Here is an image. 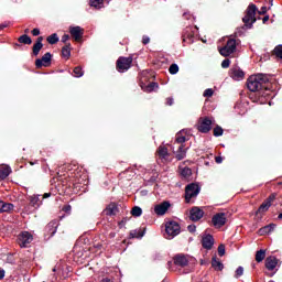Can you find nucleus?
I'll use <instances>...</instances> for the list:
<instances>
[{"label":"nucleus","mask_w":282,"mask_h":282,"mask_svg":"<svg viewBox=\"0 0 282 282\" xmlns=\"http://www.w3.org/2000/svg\"><path fill=\"white\" fill-rule=\"evenodd\" d=\"M187 141V130L182 129L177 132L174 139V143L172 144L173 154H175V159L177 161H183L186 159L188 148L185 147Z\"/></svg>","instance_id":"nucleus-1"},{"label":"nucleus","mask_w":282,"mask_h":282,"mask_svg":"<svg viewBox=\"0 0 282 282\" xmlns=\"http://www.w3.org/2000/svg\"><path fill=\"white\" fill-rule=\"evenodd\" d=\"M269 75L265 73H257V75H250L248 77L247 87L250 91H261L268 89Z\"/></svg>","instance_id":"nucleus-2"},{"label":"nucleus","mask_w":282,"mask_h":282,"mask_svg":"<svg viewBox=\"0 0 282 282\" xmlns=\"http://www.w3.org/2000/svg\"><path fill=\"white\" fill-rule=\"evenodd\" d=\"M256 12V3H250V6H248L247 8V14L245 15V18H242V22H245L246 26L251 28L254 24V22H257Z\"/></svg>","instance_id":"nucleus-3"},{"label":"nucleus","mask_w":282,"mask_h":282,"mask_svg":"<svg viewBox=\"0 0 282 282\" xmlns=\"http://www.w3.org/2000/svg\"><path fill=\"white\" fill-rule=\"evenodd\" d=\"M181 226L177 221H166L165 224V237L166 239H173L176 235H180Z\"/></svg>","instance_id":"nucleus-4"},{"label":"nucleus","mask_w":282,"mask_h":282,"mask_svg":"<svg viewBox=\"0 0 282 282\" xmlns=\"http://www.w3.org/2000/svg\"><path fill=\"white\" fill-rule=\"evenodd\" d=\"M199 192H200V187L198 183H189L185 187V200L187 202V204H189L193 197H197V195H199Z\"/></svg>","instance_id":"nucleus-5"},{"label":"nucleus","mask_w":282,"mask_h":282,"mask_svg":"<svg viewBox=\"0 0 282 282\" xmlns=\"http://www.w3.org/2000/svg\"><path fill=\"white\" fill-rule=\"evenodd\" d=\"M237 48V42L234 39H230L227 41V43L225 44V46H223L221 48H219V53L220 55H224L225 57H228L229 55H231L232 53H235Z\"/></svg>","instance_id":"nucleus-6"},{"label":"nucleus","mask_w":282,"mask_h":282,"mask_svg":"<svg viewBox=\"0 0 282 282\" xmlns=\"http://www.w3.org/2000/svg\"><path fill=\"white\" fill-rule=\"evenodd\" d=\"M34 237L28 230H23L18 235V243L21 248H28V246L33 241Z\"/></svg>","instance_id":"nucleus-7"},{"label":"nucleus","mask_w":282,"mask_h":282,"mask_svg":"<svg viewBox=\"0 0 282 282\" xmlns=\"http://www.w3.org/2000/svg\"><path fill=\"white\" fill-rule=\"evenodd\" d=\"M132 62L133 57H119L117 59V69L120 70V73H124V70L131 68Z\"/></svg>","instance_id":"nucleus-8"},{"label":"nucleus","mask_w":282,"mask_h":282,"mask_svg":"<svg viewBox=\"0 0 282 282\" xmlns=\"http://www.w3.org/2000/svg\"><path fill=\"white\" fill-rule=\"evenodd\" d=\"M212 224H214L215 228H223L227 224V215L226 213H216L212 217Z\"/></svg>","instance_id":"nucleus-9"},{"label":"nucleus","mask_w":282,"mask_h":282,"mask_svg":"<svg viewBox=\"0 0 282 282\" xmlns=\"http://www.w3.org/2000/svg\"><path fill=\"white\" fill-rule=\"evenodd\" d=\"M213 124V120L208 117L205 118H199L198 122V130L202 131L203 133H207L210 131Z\"/></svg>","instance_id":"nucleus-10"},{"label":"nucleus","mask_w":282,"mask_h":282,"mask_svg":"<svg viewBox=\"0 0 282 282\" xmlns=\"http://www.w3.org/2000/svg\"><path fill=\"white\" fill-rule=\"evenodd\" d=\"M204 215H205V213H204L203 208H199L198 206H194L189 210V219L192 221H199V219H202L204 217Z\"/></svg>","instance_id":"nucleus-11"},{"label":"nucleus","mask_w":282,"mask_h":282,"mask_svg":"<svg viewBox=\"0 0 282 282\" xmlns=\"http://www.w3.org/2000/svg\"><path fill=\"white\" fill-rule=\"evenodd\" d=\"M169 208H171V202H162V204L154 206V213L158 216H163L166 215Z\"/></svg>","instance_id":"nucleus-12"},{"label":"nucleus","mask_w":282,"mask_h":282,"mask_svg":"<svg viewBox=\"0 0 282 282\" xmlns=\"http://www.w3.org/2000/svg\"><path fill=\"white\" fill-rule=\"evenodd\" d=\"M230 76L234 78V80H243L245 70H242V68L239 66H232V68H230Z\"/></svg>","instance_id":"nucleus-13"},{"label":"nucleus","mask_w":282,"mask_h":282,"mask_svg":"<svg viewBox=\"0 0 282 282\" xmlns=\"http://www.w3.org/2000/svg\"><path fill=\"white\" fill-rule=\"evenodd\" d=\"M69 33L76 42H79V40H82L85 31H84V29H82V26H69Z\"/></svg>","instance_id":"nucleus-14"},{"label":"nucleus","mask_w":282,"mask_h":282,"mask_svg":"<svg viewBox=\"0 0 282 282\" xmlns=\"http://www.w3.org/2000/svg\"><path fill=\"white\" fill-rule=\"evenodd\" d=\"M52 62V53H44L41 58H37L35 64L37 68H41L42 66H48Z\"/></svg>","instance_id":"nucleus-15"},{"label":"nucleus","mask_w":282,"mask_h":282,"mask_svg":"<svg viewBox=\"0 0 282 282\" xmlns=\"http://www.w3.org/2000/svg\"><path fill=\"white\" fill-rule=\"evenodd\" d=\"M273 199L274 196H269V198L265 199V202H263V204L258 208L257 215H263L267 213L269 208H271Z\"/></svg>","instance_id":"nucleus-16"},{"label":"nucleus","mask_w":282,"mask_h":282,"mask_svg":"<svg viewBox=\"0 0 282 282\" xmlns=\"http://www.w3.org/2000/svg\"><path fill=\"white\" fill-rule=\"evenodd\" d=\"M202 243L204 248L210 249L213 248L214 243H215V239L213 237V235H204L203 239H202Z\"/></svg>","instance_id":"nucleus-17"},{"label":"nucleus","mask_w":282,"mask_h":282,"mask_svg":"<svg viewBox=\"0 0 282 282\" xmlns=\"http://www.w3.org/2000/svg\"><path fill=\"white\" fill-rule=\"evenodd\" d=\"M265 267L269 271H274L278 267V259L270 256V258H267L265 260Z\"/></svg>","instance_id":"nucleus-18"},{"label":"nucleus","mask_w":282,"mask_h":282,"mask_svg":"<svg viewBox=\"0 0 282 282\" xmlns=\"http://www.w3.org/2000/svg\"><path fill=\"white\" fill-rule=\"evenodd\" d=\"M174 263L177 267H187L188 260H187L186 256H175Z\"/></svg>","instance_id":"nucleus-19"},{"label":"nucleus","mask_w":282,"mask_h":282,"mask_svg":"<svg viewBox=\"0 0 282 282\" xmlns=\"http://www.w3.org/2000/svg\"><path fill=\"white\" fill-rule=\"evenodd\" d=\"M12 170L10 165H0V178H7L11 174Z\"/></svg>","instance_id":"nucleus-20"},{"label":"nucleus","mask_w":282,"mask_h":282,"mask_svg":"<svg viewBox=\"0 0 282 282\" xmlns=\"http://www.w3.org/2000/svg\"><path fill=\"white\" fill-rule=\"evenodd\" d=\"M14 210V204H7L6 202H0V213H12Z\"/></svg>","instance_id":"nucleus-21"},{"label":"nucleus","mask_w":282,"mask_h":282,"mask_svg":"<svg viewBox=\"0 0 282 282\" xmlns=\"http://www.w3.org/2000/svg\"><path fill=\"white\" fill-rule=\"evenodd\" d=\"M57 228H58V221L56 220L50 221V224H47L46 226V230L47 232H50L51 236L55 235Z\"/></svg>","instance_id":"nucleus-22"},{"label":"nucleus","mask_w":282,"mask_h":282,"mask_svg":"<svg viewBox=\"0 0 282 282\" xmlns=\"http://www.w3.org/2000/svg\"><path fill=\"white\" fill-rule=\"evenodd\" d=\"M43 48V37H37L33 46V55H39L40 51Z\"/></svg>","instance_id":"nucleus-23"},{"label":"nucleus","mask_w":282,"mask_h":282,"mask_svg":"<svg viewBox=\"0 0 282 282\" xmlns=\"http://www.w3.org/2000/svg\"><path fill=\"white\" fill-rule=\"evenodd\" d=\"M158 154L160 159H169V149L165 145H160L158 149Z\"/></svg>","instance_id":"nucleus-24"},{"label":"nucleus","mask_w":282,"mask_h":282,"mask_svg":"<svg viewBox=\"0 0 282 282\" xmlns=\"http://www.w3.org/2000/svg\"><path fill=\"white\" fill-rule=\"evenodd\" d=\"M62 55H63V57H66V59H68L70 57V55H72V44L70 43L63 46Z\"/></svg>","instance_id":"nucleus-25"},{"label":"nucleus","mask_w":282,"mask_h":282,"mask_svg":"<svg viewBox=\"0 0 282 282\" xmlns=\"http://www.w3.org/2000/svg\"><path fill=\"white\" fill-rule=\"evenodd\" d=\"M118 213V206H116V204H109V206H107V208L105 209V214L106 215H117Z\"/></svg>","instance_id":"nucleus-26"},{"label":"nucleus","mask_w":282,"mask_h":282,"mask_svg":"<svg viewBox=\"0 0 282 282\" xmlns=\"http://www.w3.org/2000/svg\"><path fill=\"white\" fill-rule=\"evenodd\" d=\"M274 228H275V224H269V226H264L263 228H260L259 234L265 235L267 232H272Z\"/></svg>","instance_id":"nucleus-27"},{"label":"nucleus","mask_w":282,"mask_h":282,"mask_svg":"<svg viewBox=\"0 0 282 282\" xmlns=\"http://www.w3.org/2000/svg\"><path fill=\"white\" fill-rule=\"evenodd\" d=\"M212 267H213L216 271H223V269H224L223 262H220V261L217 260L216 258H214V259L212 260Z\"/></svg>","instance_id":"nucleus-28"},{"label":"nucleus","mask_w":282,"mask_h":282,"mask_svg":"<svg viewBox=\"0 0 282 282\" xmlns=\"http://www.w3.org/2000/svg\"><path fill=\"white\" fill-rule=\"evenodd\" d=\"M264 258H265V250L264 249L257 250L256 262H262Z\"/></svg>","instance_id":"nucleus-29"},{"label":"nucleus","mask_w":282,"mask_h":282,"mask_svg":"<svg viewBox=\"0 0 282 282\" xmlns=\"http://www.w3.org/2000/svg\"><path fill=\"white\" fill-rule=\"evenodd\" d=\"M19 42L21 44H32V40H31L30 35H28L26 33L19 37Z\"/></svg>","instance_id":"nucleus-30"},{"label":"nucleus","mask_w":282,"mask_h":282,"mask_svg":"<svg viewBox=\"0 0 282 282\" xmlns=\"http://www.w3.org/2000/svg\"><path fill=\"white\" fill-rule=\"evenodd\" d=\"M47 42L48 44H57V42H59V37L57 33H53L52 35H48Z\"/></svg>","instance_id":"nucleus-31"},{"label":"nucleus","mask_w":282,"mask_h":282,"mask_svg":"<svg viewBox=\"0 0 282 282\" xmlns=\"http://www.w3.org/2000/svg\"><path fill=\"white\" fill-rule=\"evenodd\" d=\"M31 205L34 206V208H39L41 206L40 196H31Z\"/></svg>","instance_id":"nucleus-32"},{"label":"nucleus","mask_w":282,"mask_h":282,"mask_svg":"<svg viewBox=\"0 0 282 282\" xmlns=\"http://www.w3.org/2000/svg\"><path fill=\"white\" fill-rule=\"evenodd\" d=\"M74 76H75V78H82V76H84V70H83L82 66H75Z\"/></svg>","instance_id":"nucleus-33"},{"label":"nucleus","mask_w":282,"mask_h":282,"mask_svg":"<svg viewBox=\"0 0 282 282\" xmlns=\"http://www.w3.org/2000/svg\"><path fill=\"white\" fill-rule=\"evenodd\" d=\"M130 237H132V238H134V237H138V238L144 237V230H142V229L131 230L130 231Z\"/></svg>","instance_id":"nucleus-34"},{"label":"nucleus","mask_w":282,"mask_h":282,"mask_svg":"<svg viewBox=\"0 0 282 282\" xmlns=\"http://www.w3.org/2000/svg\"><path fill=\"white\" fill-rule=\"evenodd\" d=\"M131 215L133 217H141L142 208H140V206H134V208H132V210H131Z\"/></svg>","instance_id":"nucleus-35"},{"label":"nucleus","mask_w":282,"mask_h":282,"mask_svg":"<svg viewBox=\"0 0 282 282\" xmlns=\"http://www.w3.org/2000/svg\"><path fill=\"white\" fill-rule=\"evenodd\" d=\"M154 89H159L158 83H150V85L145 87L144 91H154Z\"/></svg>","instance_id":"nucleus-36"},{"label":"nucleus","mask_w":282,"mask_h":282,"mask_svg":"<svg viewBox=\"0 0 282 282\" xmlns=\"http://www.w3.org/2000/svg\"><path fill=\"white\" fill-rule=\"evenodd\" d=\"M90 6H94L95 8H102L104 0H90Z\"/></svg>","instance_id":"nucleus-37"},{"label":"nucleus","mask_w":282,"mask_h":282,"mask_svg":"<svg viewBox=\"0 0 282 282\" xmlns=\"http://www.w3.org/2000/svg\"><path fill=\"white\" fill-rule=\"evenodd\" d=\"M273 53H275L276 57H280L282 59V44H279L278 46H275V48L273 50Z\"/></svg>","instance_id":"nucleus-38"},{"label":"nucleus","mask_w":282,"mask_h":282,"mask_svg":"<svg viewBox=\"0 0 282 282\" xmlns=\"http://www.w3.org/2000/svg\"><path fill=\"white\" fill-rule=\"evenodd\" d=\"M223 133H224L223 127H220L219 124L214 127V135H223Z\"/></svg>","instance_id":"nucleus-39"},{"label":"nucleus","mask_w":282,"mask_h":282,"mask_svg":"<svg viewBox=\"0 0 282 282\" xmlns=\"http://www.w3.org/2000/svg\"><path fill=\"white\" fill-rule=\"evenodd\" d=\"M169 70L172 74L178 73V70H180L178 64H171Z\"/></svg>","instance_id":"nucleus-40"},{"label":"nucleus","mask_w":282,"mask_h":282,"mask_svg":"<svg viewBox=\"0 0 282 282\" xmlns=\"http://www.w3.org/2000/svg\"><path fill=\"white\" fill-rule=\"evenodd\" d=\"M243 273H245L243 267H238V269L236 270V273H235V278H241V275H243Z\"/></svg>","instance_id":"nucleus-41"},{"label":"nucleus","mask_w":282,"mask_h":282,"mask_svg":"<svg viewBox=\"0 0 282 282\" xmlns=\"http://www.w3.org/2000/svg\"><path fill=\"white\" fill-rule=\"evenodd\" d=\"M181 174H182L183 176H191V174H192L191 167H183Z\"/></svg>","instance_id":"nucleus-42"},{"label":"nucleus","mask_w":282,"mask_h":282,"mask_svg":"<svg viewBox=\"0 0 282 282\" xmlns=\"http://www.w3.org/2000/svg\"><path fill=\"white\" fill-rule=\"evenodd\" d=\"M225 252H226V246H224V243H220L218 246V254H220V257H224Z\"/></svg>","instance_id":"nucleus-43"},{"label":"nucleus","mask_w":282,"mask_h":282,"mask_svg":"<svg viewBox=\"0 0 282 282\" xmlns=\"http://www.w3.org/2000/svg\"><path fill=\"white\" fill-rule=\"evenodd\" d=\"M213 94H214L213 89H205L203 96H205V98H212Z\"/></svg>","instance_id":"nucleus-44"},{"label":"nucleus","mask_w":282,"mask_h":282,"mask_svg":"<svg viewBox=\"0 0 282 282\" xmlns=\"http://www.w3.org/2000/svg\"><path fill=\"white\" fill-rule=\"evenodd\" d=\"M221 66L223 68H228V66H230V59L228 57H226V59H223Z\"/></svg>","instance_id":"nucleus-45"},{"label":"nucleus","mask_w":282,"mask_h":282,"mask_svg":"<svg viewBox=\"0 0 282 282\" xmlns=\"http://www.w3.org/2000/svg\"><path fill=\"white\" fill-rule=\"evenodd\" d=\"M187 230H188L189 232H196V226H195V224H191L189 226H187Z\"/></svg>","instance_id":"nucleus-46"},{"label":"nucleus","mask_w":282,"mask_h":282,"mask_svg":"<svg viewBox=\"0 0 282 282\" xmlns=\"http://www.w3.org/2000/svg\"><path fill=\"white\" fill-rule=\"evenodd\" d=\"M142 42H143V44H149V43H150V37H149V35H143Z\"/></svg>","instance_id":"nucleus-47"},{"label":"nucleus","mask_w":282,"mask_h":282,"mask_svg":"<svg viewBox=\"0 0 282 282\" xmlns=\"http://www.w3.org/2000/svg\"><path fill=\"white\" fill-rule=\"evenodd\" d=\"M267 6H262V8L259 10V13L260 14H265V12H267Z\"/></svg>","instance_id":"nucleus-48"},{"label":"nucleus","mask_w":282,"mask_h":282,"mask_svg":"<svg viewBox=\"0 0 282 282\" xmlns=\"http://www.w3.org/2000/svg\"><path fill=\"white\" fill-rule=\"evenodd\" d=\"M63 210L64 213H72V206H64Z\"/></svg>","instance_id":"nucleus-49"},{"label":"nucleus","mask_w":282,"mask_h":282,"mask_svg":"<svg viewBox=\"0 0 282 282\" xmlns=\"http://www.w3.org/2000/svg\"><path fill=\"white\" fill-rule=\"evenodd\" d=\"M40 33H41L40 29H33L32 31V34L35 36L40 35Z\"/></svg>","instance_id":"nucleus-50"},{"label":"nucleus","mask_w":282,"mask_h":282,"mask_svg":"<svg viewBox=\"0 0 282 282\" xmlns=\"http://www.w3.org/2000/svg\"><path fill=\"white\" fill-rule=\"evenodd\" d=\"M68 40H69V35H67V34L63 35L62 42L66 43V42H68Z\"/></svg>","instance_id":"nucleus-51"},{"label":"nucleus","mask_w":282,"mask_h":282,"mask_svg":"<svg viewBox=\"0 0 282 282\" xmlns=\"http://www.w3.org/2000/svg\"><path fill=\"white\" fill-rule=\"evenodd\" d=\"M4 275H6L4 269H0V280H3Z\"/></svg>","instance_id":"nucleus-52"},{"label":"nucleus","mask_w":282,"mask_h":282,"mask_svg":"<svg viewBox=\"0 0 282 282\" xmlns=\"http://www.w3.org/2000/svg\"><path fill=\"white\" fill-rule=\"evenodd\" d=\"M174 98H166V105H173Z\"/></svg>","instance_id":"nucleus-53"},{"label":"nucleus","mask_w":282,"mask_h":282,"mask_svg":"<svg viewBox=\"0 0 282 282\" xmlns=\"http://www.w3.org/2000/svg\"><path fill=\"white\" fill-rule=\"evenodd\" d=\"M183 17H185V19H191V17H193V15H191V12H184Z\"/></svg>","instance_id":"nucleus-54"},{"label":"nucleus","mask_w":282,"mask_h":282,"mask_svg":"<svg viewBox=\"0 0 282 282\" xmlns=\"http://www.w3.org/2000/svg\"><path fill=\"white\" fill-rule=\"evenodd\" d=\"M224 159L223 156H216V163H223Z\"/></svg>","instance_id":"nucleus-55"},{"label":"nucleus","mask_w":282,"mask_h":282,"mask_svg":"<svg viewBox=\"0 0 282 282\" xmlns=\"http://www.w3.org/2000/svg\"><path fill=\"white\" fill-rule=\"evenodd\" d=\"M269 15H265L264 18H263V23L265 24V22H269Z\"/></svg>","instance_id":"nucleus-56"},{"label":"nucleus","mask_w":282,"mask_h":282,"mask_svg":"<svg viewBox=\"0 0 282 282\" xmlns=\"http://www.w3.org/2000/svg\"><path fill=\"white\" fill-rule=\"evenodd\" d=\"M8 24H0V30L7 29Z\"/></svg>","instance_id":"nucleus-57"},{"label":"nucleus","mask_w":282,"mask_h":282,"mask_svg":"<svg viewBox=\"0 0 282 282\" xmlns=\"http://www.w3.org/2000/svg\"><path fill=\"white\" fill-rule=\"evenodd\" d=\"M29 32H30L29 29H25L24 33H25L26 35H28Z\"/></svg>","instance_id":"nucleus-58"},{"label":"nucleus","mask_w":282,"mask_h":282,"mask_svg":"<svg viewBox=\"0 0 282 282\" xmlns=\"http://www.w3.org/2000/svg\"><path fill=\"white\" fill-rule=\"evenodd\" d=\"M279 219H282V213H280V215H279Z\"/></svg>","instance_id":"nucleus-59"},{"label":"nucleus","mask_w":282,"mask_h":282,"mask_svg":"<svg viewBox=\"0 0 282 282\" xmlns=\"http://www.w3.org/2000/svg\"><path fill=\"white\" fill-rule=\"evenodd\" d=\"M44 197H50V194H44Z\"/></svg>","instance_id":"nucleus-60"}]
</instances>
